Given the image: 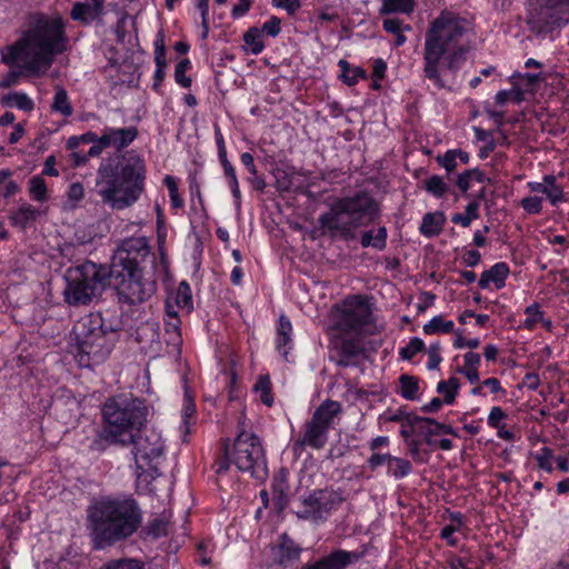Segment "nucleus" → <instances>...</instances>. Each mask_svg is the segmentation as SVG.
<instances>
[{"instance_id":"nucleus-61","label":"nucleus","mask_w":569,"mask_h":569,"mask_svg":"<svg viewBox=\"0 0 569 569\" xmlns=\"http://www.w3.org/2000/svg\"><path fill=\"white\" fill-rule=\"evenodd\" d=\"M507 417L500 407H492L488 416V425L492 428L499 429L501 421Z\"/></svg>"},{"instance_id":"nucleus-37","label":"nucleus","mask_w":569,"mask_h":569,"mask_svg":"<svg viewBox=\"0 0 569 569\" xmlns=\"http://www.w3.org/2000/svg\"><path fill=\"white\" fill-rule=\"evenodd\" d=\"M413 10V0H385L380 13L388 14L393 12L408 13Z\"/></svg>"},{"instance_id":"nucleus-56","label":"nucleus","mask_w":569,"mask_h":569,"mask_svg":"<svg viewBox=\"0 0 569 569\" xmlns=\"http://www.w3.org/2000/svg\"><path fill=\"white\" fill-rule=\"evenodd\" d=\"M341 352L346 359H340V366H348L349 358L356 357L360 352V347L350 340H345L341 343Z\"/></svg>"},{"instance_id":"nucleus-27","label":"nucleus","mask_w":569,"mask_h":569,"mask_svg":"<svg viewBox=\"0 0 569 569\" xmlns=\"http://www.w3.org/2000/svg\"><path fill=\"white\" fill-rule=\"evenodd\" d=\"M8 66L11 68L16 67L17 69L10 70V72L1 79L2 88H8L11 86H14L18 82L20 77H26V78H40L41 77V76L30 74L27 71L28 59H26V58H19L14 63L8 64Z\"/></svg>"},{"instance_id":"nucleus-46","label":"nucleus","mask_w":569,"mask_h":569,"mask_svg":"<svg viewBox=\"0 0 569 569\" xmlns=\"http://www.w3.org/2000/svg\"><path fill=\"white\" fill-rule=\"evenodd\" d=\"M243 41L250 46L251 52L258 54L263 50V42L261 41L260 31L257 28H250L243 34Z\"/></svg>"},{"instance_id":"nucleus-8","label":"nucleus","mask_w":569,"mask_h":569,"mask_svg":"<svg viewBox=\"0 0 569 569\" xmlns=\"http://www.w3.org/2000/svg\"><path fill=\"white\" fill-rule=\"evenodd\" d=\"M64 280V301L74 307L88 306L104 289L103 269L91 261L68 268Z\"/></svg>"},{"instance_id":"nucleus-14","label":"nucleus","mask_w":569,"mask_h":569,"mask_svg":"<svg viewBox=\"0 0 569 569\" xmlns=\"http://www.w3.org/2000/svg\"><path fill=\"white\" fill-rule=\"evenodd\" d=\"M337 328L346 333H359L371 322V307L367 297L357 295L347 297L337 307Z\"/></svg>"},{"instance_id":"nucleus-12","label":"nucleus","mask_w":569,"mask_h":569,"mask_svg":"<svg viewBox=\"0 0 569 569\" xmlns=\"http://www.w3.org/2000/svg\"><path fill=\"white\" fill-rule=\"evenodd\" d=\"M132 455L137 467V477L141 478L144 472H156L157 462L163 456L164 441L161 435L154 429H148L146 426L143 430L133 435Z\"/></svg>"},{"instance_id":"nucleus-43","label":"nucleus","mask_w":569,"mask_h":569,"mask_svg":"<svg viewBox=\"0 0 569 569\" xmlns=\"http://www.w3.org/2000/svg\"><path fill=\"white\" fill-rule=\"evenodd\" d=\"M416 421L422 422L423 429L426 431H438V435L445 433V435L457 436V432L453 430V428L450 425L440 423V422L436 421L435 419L422 417V418H417Z\"/></svg>"},{"instance_id":"nucleus-29","label":"nucleus","mask_w":569,"mask_h":569,"mask_svg":"<svg viewBox=\"0 0 569 569\" xmlns=\"http://www.w3.org/2000/svg\"><path fill=\"white\" fill-rule=\"evenodd\" d=\"M412 471V465L409 460L393 456L387 467V476L399 480L409 476Z\"/></svg>"},{"instance_id":"nucleus-23","label":"nucleus","mask_w":569,"mask_h":569,"mask_svg":"<svg viewBox=\"0 0 569 569\" xmlns=\"http://www.w3.org/2000/svg\"><path fill=\"white\" fill-rule=\"evenodd\" d=\"M508 274V264L505 262H497L490 269L481 273L478 284L481 289H486L493 283L496 289H501L506 284Z\"/></svg>"},{"instance_id":"nucleus-3","label":"nucleus","mask_w":569,"mask_h":569,"mask_svg":"<svg viewBox=\"0 0 569 569\" xmlns=\"http://www.w3.org/2000/svg\"><path fill=\"white\" fill-rule=\"evenodd\" d=\"M66 44L64 22L60 17L34 14L22 36L1 51V60L12 64L19 58H26L30 74L44 76L54 57L66 50Z\"/></svg>"},{"instance_id":"nucleus-22","label":"nucleus","mask_w":569,"mask_h":569,"mask_svg":"<svg viewBox=\"0 0 569 569\" xmlns=\"http://www.w3.org/2000/svg\"><path fill=\"white\" fill-rule=\"evenodd\" d=\"M274 345H276V349L278 350V352L286 360H288V355H289V351L292 349L293 340H292V325L286 316H280V318H279Z\"/></svg>"},{"instance_id":"nucleus-51","label":"nucleus","mask_w":569,"mask_h":569,"mask_svg":"<svg viewBox=\"0 0 569 569\" xmlns=\"http://www.w3.org/2000/svg\"><path fill=\"white\" fill-rule=\"evenodd\" d=\"M166 335L168 336L167 341L169 343L176 345L180 341V320L178 317H171V319H166L164 322Z\"/></svg>"},{"instance_id":"nucleus-35","label":"nucleus","mask_w":569,"mask_h":569,"mask_svg":"<svg viewBox=\"0 0 569 569\" xmlns=\"http://www.w3.org/2000/svg\"><path fill=\"white\" fill-rule=\"evenodd\" d=\"M12 171L9 169L0 170V188L3 198H10L20 191L19 184L11 179Z\"/></svg>"},{"instance_id":"nucleus-5","label":"nucleus","mask_w":569,"mask_h":569,"mask_svg":"<svg viewBox=\"0 0 569 569\" xmlns=\"http://www.w3.org/2000/svg\"><path fill=\"white\" fill-rule=\"evenodd\" d=\"M101 415L103 427L99 433V441L129 447L133 435L144 429L149 410L142 399L131 393H121L106 400ZM94 443H98V440Z\"/></svg>"},{"instance_id":"nucleus-64","label":"nucleus","mask_w":569,"mask_h":569,"mask_svg":"<svg viewBox=\"0 0 569 569\" xmlns=\"http://www.w3.org/2000/svg\"><path fill=\"white\" fill-rule=\"evenodd\" d=\"M481 260V254L477 250H468L462 254V261L468 267H476Z\"/></svg>"},{"instance_id":"nucleus-49","label":"nucleus","mask_w":569,"mask_h":569,"mask_svg":"<svg viewBox=\"0 0 569 569\" xmlns=\"http://www.w3.org/2000/svg\"><path fill=\"white\" fill-rule=\"evenodd\" d=\"M525 313L527 318L525 319L522 327L527 330H532L536 325L542 320V312L536 303L528 306Z\"/></svg>"},{"instance_id":"nucleus-30","label":"nucleus","mask_w":569,"mask_h":569,"mask_svg":"<svg viewBox=\"0 0 569 569\" xmlns=\"http://www.w3.org/2000/svg\"><path fill=\"white\" fill-rule=\"evenodd\" d=\"M51 110L54 112H59L64 117H69L73 112L72 106L68 97V92L61 87H57L56 94L51 103Z\"/></svg>"},{"instance_id":"nucleus-47","label":"nucleus","mask_w":569,"mask_h":569,"mask_svg":"<svg viewBox=\"0 0 569 569\" xmlns=\"http://www.w3.org/2000/svg\"><path fill=\"white\" fill-rule=\"evenodd\" d=\"M100 569H144L143 565L131 558L110 560L104 563Z\"/></svg>"},{"instance_id":"nucleus-4","label":"nucleus","mask_w":569,"mask_h":569,"mask_svg":"<svg viewBox=\"0 0 569 569\" xmlns=\"http://www.w3.org/2000/svg\"><path fill=\"white\" fill-rule=\"evenodd\" d=\"M91 537L103 549L133 535L141 523V511L133 499H101L88 513Z\"/></svg>"},{"instance_id":"nucleus-54","label":"nucleus","mask_w":569,"mask_h":569,"mask_svg":"<svg viewBox=\"0 0 569 569\" xmlns=\"http://www.w3.org/2000/svg\"><path fill=\"white\" fill-rule=\"evenodd\" d=\"M407 447L411 457L418 462H426L429 459V452L421 449V442L417 439L407 440Z\"/></svg>"},{"instance_id":"nucleus-18","label":"nucleus","mask_w":569,"mask_h":569,"mask_svg":"<svg viewBox=\"0 0 569 569\" xmlns=\"http://www.w3.org/2000/svg\"><path fill=\"white\" fill-rule=\"evenodd\" d=\"M359 558L358 552L339 549L313 563L305 565L301 569H346L350 563L358 561Z\"/></svg>"},{"instance_id":"nucleus-44","label":"nucleus","mask_w":569,"mask_h":569,"mask_svg":"<svg viewBox=\"0 0 569 569\" xmlns=\"http://www.w3.org/2000/svg\"><path fill=\"white\" fill-rule=\"evenodd\" d=\"M533 458L540 469L552 472L553 451L549 447H542L539 451L533 453Z\"/></svg>"},{"instance_id":"nucleus-63","label":"nucleus","mask_w":569,"mask_h":569,"mask_svg":"<svg viewBox=\"0 0 569 569\" xmlns=\"http://www.w3.org/2000/svg\"><path fill=\"white\" fill-rule=\"evenodd\" d=\"M280 19L277 17H271L267 22L262 26V31L271 37H276L280 32Z\"/></svg>"},{"instance_id":"nucleus-59","label":"nucleus","mask_w":569,"mask_h":569,"mask_svg":"<svg viewBox=\"0 0 569 569\" xmlns=\"http://www.w3.org/2000/svg\"><path fill=\"white\" fill-rule=\"evenodd\" d=\"M392 457L393 456L390 453L372 452V455L367 460V465L373 471L382 465H386L388 467Z\"/></svg>"},{"instance_id":"nucleus-32","label":"nucleus","mask_w":569,"mask_h":569,"mask_svg":"<svg viewBox=\"0 0 569 569\" xmlns=\"http://www.w3.org/2000/svg\"><path fill=\"white\" fill-rule=\"evenodd\" d=\"M479 218V202L477 200L471 201L466 207L463 213H455L451 218L453 223L460 224L463 228H468L472 220Z\"/></svg>"},{"instance_id":"nucleus-16","label":"nucleus","mask_w":569,"mask_h":569,"mask_svg":"<svg viewBox=\"0 0 569 569\" xmlns=\"http://www.w3.org/2000/svg\"><path fill=\"white\" fill-rule=\"evenodd\" d=\"M527 23L532 32L546 38L551 36L553 30L565 26L567 20L562 18L559 9L541 4L530 11Z\"/></svg>"},{"instance_id":"nucleus-26","label":"nucleus","mask_w":569,"mask_h":569,"mask_svg":"<svg viewBox=\"0 0 569 569\" xmlns=\"http://www.w3.org/2000/svg\"><path fill=\"white\" fill-rule=\"evenodd\" d=\"M38 213L39 211L33 206L23 203L12 211L9 218L13 226L24 229L37 219Z\"/></svg>"},{"instance_id":"nucleus-58","label":"nucleus","mask_w":569,"mask_h":569,"mask_svg":"<svg viewBox=\"0 0 569 569\" xmlns=\"http://www.w3.org/2000/svg\"><path fill=\"white\" fill-rule=\"evenodd\" d=\"M452 519L455 521H457V526H453V525H448V526H445L442 529H441V532H440V537L442 539H446L448 540V542L451 545V546H455L457 543V541L452 538V535L459 530V527L462 525V521H461V516L460 513H457V515H452Z\"/></svg>"},{"instance_id":"nucleus-60","label":"nucleus","mask_w":569,"mask_h":569,"mask_svg":"<svg viewBox=\"0 0 569 569\" xmlns=\"http://www.w3.org/2000/svg\"><path fill=\"white\" fill-rule=\"evenodd\" d=\"M509 100L520 102L522 100V92L519 90H501L496 94V102L498 104H505Z\"/></svg>"},{"instance_id":"nucleus-52","label":"nucleus","mask_w":569,"mask_h":569,"mask_svg":"<svg viewBox=\"0 0 569 569\" xmlns=\"http://www.w3.org/2000/svg\"><path fill=\"white\" fill-rule=\"evenodd\" d=\"M419 418L418 416L407 418L406 421H402L400 435L405 438V440H411L413 439L412 436L416 431L423 430L422 422H417L416 419Z\"/></svg>"},{"instance_id":"nucleus-10","label":"nucleus","mask_w":569,"mask_h":569,"mask_svg":"<svg viewBox=\"0 0 569 569\" xmlns=\"http://www.w3.org/2000/svg\"><path fill=\"white\" fill-rule=\"evenodd\" d=\"M342 412L340 402L325 400L307 420L293 442V448L321 450L328 442L329 430L333 427L336 419Z\"/></svg>"},{"instance_id":"nucleus-33","label":"nucleus","mask_w":569,"mask_h":569,"mask_svg":"<svg viewBox=\"0 0 569 569\" xmlns=\"http://www.w3.org/2000/svg\"><path fill=\"white\" fill-rule=\"evenodd\" d=\"M460 387L459 380L456 377H451L448 380H442L437 385V391L443 395V402L451 405L458 393Z\"/></svg>"},{"instance_id":"nucleus-1","label":"nucleus","mask_w":569,"mask_h":569,"mask_svg":"<svg viewBox=\"0 0 569 569\" xmlns=\"http://www.w3.org/2000/svg\"><path fill=\"white\" fill-rule=\"evenodd\" d=\"M128 144H92L87 154L72 151L74 166L86 163L88 157L102 153L97 171L96 189L102 202L113 210H123L138 201L144 190L146 167L143 160Z\"/></svg>"},{"instance_id":"nucleus-41","label":"nucleus","mask_w":569,"mask_h":569,"mask_svg":"<svg viewBox=\"0 0 569 569\" xmlns=\"http://www.w3.org/2000/svg\"><path fill=\"white\" fill-rule=\"evenodd\" d=\"M425 189L436 198L443 197L448 190V184L439 176H432L425 181Z\"/></svg>"},{"instance_id":"nucleus-57","label":"nucleus","mask_w":569,"mask_h":569,"mask_svg":"<svg viewBox=\"0 0 569 569\" xmlns=\"http://www.w3.org/2000/svg\"><path fill=\"white\" fill-rule=\"evenodd\" d=\"M428 362L427 368L429 370L438 369L440 362L442 361V357L440 355V345L438 342L429 346L428 350Z\"/></svg>"},{"instance_id":"nucleus-42","label":"nucleus","mask_w":569,"mask_h":569,"mask_svg":"<svg viewBox=\"0 0 569 569\" xmlns=\"http://www.w3.org/2000/svg\"><path fill=\"white\" fill-rule=\"evenodd\" d=\"M254 390L259 393L262 403L268 407L272 406L273 398L271 395V382L269 377H259L257 383L254 385Z\"/></svg>"},{"instance_id":"nucleus-55","label":"nucleus","mask_w":569,"mask_h":569,"mask_svg":"<svg viewBox=\"0 0 569 569\" xmlns=\"http://www.w3.org/2000/svg\"><path fill=\"white\" fill-rule=\"evenodd\" d=\"M67 198L71 207L74 208L84 198V188L80 182H72L67 191Z\"/></svg>"},{"instance_id":"nucleus-48","label":"nucleus","mask_w":569,"mask_h":569,"mask_svg":"<svg viewBox=\"0 0 569 569\" xmlns=\"http://www.w3.org/2000/svg\"><path fill=\"white\" fill-rule=\"evenodd\" d=\"M425 349V342L418 338H411L408 345L400 349V356L405 360H411L418 352Z\"/></svg>"},{"instance_id":"nucleus-53","label":"nucleus","mask_w":569,"mask_h":569,"mask_svg":"<svg viewBox=\"0 0 569 569\" xmlns=\"http://www.w3.org/2000/svg\"><path fill=\"white\" fill-rule=\"evenodd\" d=\"M521 208L529 214H539L542 211V198L529 196L520 201Z\"/></svg>"},{"instance_id":"nucleus-45","label":"nucleus","mask_w":569,"mask_h":569,"mask_svg":"<svg viewBox=\"0 0 569 569\" xmlns=\"http://www.w3.org/2000/svg\"><path fill=\"white\" fill-rule=\"evenodd\" d=\"M194 413H196V405L190 397L186 396L182 415H181V417H182L181 429H182L184 436L190 432L191 419L193 418Z\"/></svg>"},{"instance_id":"nucleus-31","label":"nucleus","mask_w":569,"mask_h":569,"mask_svg":"<svg viewBox=\"0 0 569 569\" xmlns=\"http://www.w3.org/2000/svg\"><path fill=\"white\" fill-rule=\"evenodd\" d=\"M338 66L340 67L341 70L340 78L348 86L356 84L359 78H366V71L362 68H351L347 60L341 59L338 62Z\"/></svg>"},{"instance_id":"nucleus-11","label":"nucleus","mask_w":569,"mask_h":569,"mask_svg":"<svg viewBox=\"0 0 569 569\" xmlns=\"http://www.w3.org/2000/svg\"><path fill=\"white\" fill-rule=\"evenodd\" d=\"M110 278L113 280L119 300L128 305H139L149 300L157 290L152 276L142 268H128V272L116 274L110 268Z\"/></svg>"},{"instance_id":"nucleus-21","label":"nucleus","mask_w":569,"mask_h":569,"mask_svg":"<svg viewBox=\"0 0 569 569\" xmlns=\"http://www.w3.org/2000/svg\"><path fill=\"white\" fill-rule=\"evenodd\" d=\"M104 0H90V2H74L70 12L73 20L89 24L103 13Z\"/></svg>"},{"instance_id":"nucleus-40","label":"nucleus","mask_w":569,"mask_h":569,"mask_svg":"<svg viewBox=\"0 0 569 569\" xmlns=\"http://www.w3.org/2000/svg\"><path fill=\"white\" fill-rule=\"evenodd\" d=\"M400 381V393L405 399L413 400L417 397L419 386L416 378L402 375Z\"/></svg>"},{"instance_id":"nucleus-2","label":"nucleus","mask_w":569,"mask_h":569,"mask_svg":"<svg viewBox=\"0 0 569 569\" xmlns=\"http://www.w3.org/2000/svg\"><path fill=\"white\" fill-rule=\"evenodd\" d=\"M469 22L449 11H442L426 32L423 48L425 77L443 88L441 67L456 73L466 61L469 43L466 34Z\"/></svg>"},{"instance_id":"nucleus-13","label":"nucleus","mask_w":569,"mask_h":569,"mask_svg":"<svg viewBox=\"0 0 569 569\" xmlns=\"http://www.w3.org/2000/svg\"><path fill=\"white\" fill-rule=\"evenodd\" d=\"M341 502L342 497L338 491L329 488L316 489L302 498L296 516L313 522L325 521Z\"/></svg>"},{"instance_id":"nucleus-25","label":"nucleus","mask_w":569,"mask_h":569,"mask_svg":"<svg viewBox=\"0 0 569 569\" xmlns=\"http://www.w3.org/2000/svg\"><path fill=\"white\" fill-rule=\"evenodd\" d=\"M446 222V216L443 212H428L423 216L420 226V232L426 237L438 236Z\"/></svg>"},{"instance_id":"nucleus-34","label":"nucleus","mask_w":569,"mask_h":569,"mask_svg":"<svg viewBox=\"0 0 569 569\" xmlns=\"http://www.w3.org/2000/svg\"><path fill=\"white\" fill-rule=\"evenodd\" d=\"M29 193L38 202H44L48 199V188L42 177L33 176L29 180Z\"/></svg>"},{"instance_id":"nucleus-39","label":"nucleus","mask_w":569,"mask_h":569,"mask_svg":"<svg viewBox=\"0 0 569 569\" xmlns=\"http://www.w3.org/2000/svg\"><path fill=\"white\" fill-rule=\"evenodd\" d=\"M176 305L180 309L190 311L192 309V293L188 282L182 281L177 289Z\"/></svg>"},{"instance_id":"nucleus-36","label":"nucleus","mask_w":569,"mask_h":569,"mask_svg":"<svg viewBox=\"0 0 569 569\" xmlns=\"http://www.w3.org/2000/svg\"><path fill=\"white\" fill-rule=\"evenodd\" d=\"M3 101L9 107H17L23 111H31L34 108L33 101L22 92H12L3 98Z\"/></svg>"},{"instance_id":"nucleus-28","label":"nucleus","mask_w":569,"mask_h":569,"mask_svg":"<svg viewBox=\"0 0 569 569\" xmlns=\"http://www.w3.org/2000/svg\"><path fill=\"white\" fill-rule=\"evenodd\" d=\"M387 229L379 227L376 231L369 230L363 232L360 242L363 248L372 247L381 251L387 247Z\"/></svg>"},{"instance_id":"nucleus-19","label":"nucleus","mask_w":569,"mask_h":569,"mask_svg":"<svg viewBox=\"0 0 569 569\" xmlns=\"http://www.w3.org/2000/svg\"><path fill=\"white\" fill-rule=\"evenodd\" d=\"M528 189L533 193L545 194L552 206L563 201V189L557 183V179L552 174H547L541 182L529 181Z\"/></svg>"},{"instance_id":"nucleus-38","label":"nucleus","mask_w":569,"mask_h":569,"mask_svg":"<svg viewBox=\"0 0 569 569\" xmlns=\"http://www.w3.org/2000/svg\"><path fill=\"white\" fill-rule=\"evenodd\" d=\"M453 322L445 320L441 316L433 317L428 323L423 326L426 335H433L438 332H451L453 330Z\"/></svg>"},{"instance_id":"nucleus-62","label":"nucleus","mask_w":569,"mask_h":569,"mask_svg":"<svg viewBox=\"0 0 569 569\" xmlns=\"http://www.w3.org/2000/svg\"><path fill=\"white\" fill-rule=\"evenodd\" d=\"M457 158L455 156V150H449L445 153V156L439 157V163L448 171L451 172L457 167Z\"/></svg>"},{"instance_id":"nucleus-15","label":"nucleus","mask_w":569,"mask_h":569,"mask_svg":"<svg viewBox=\"0 0 569 569\" xmlns=\"http://www.w3.org/2000/svg\"><path fill=\"white\" fill-rule=\"evenodd\" d=\"M150 254L146 237H132L122 241L114 252L110 268L116 274L128 272V268H141V262Z\"/></svg>"},{"instance_id":"nucleus-17","label":"nucleus","mask_w":569,"mask_h":569,"mask_svg":"<svg viewBox=\"0 0 569 569\" xmlns=\"http://www.w3.org/2000/svg\"><path fill=\"white\" fill-rule=\"evenodd\" d=\"M137 137V128L129 127L122 129H106L100 137L90 131L81 136H71L68 138L67 142H132Z\"/></svg>"},{"instance_id":"nucleus-20","label":"nucleus","mask_w":569,"mask_h":569,"mask_svg":"<svg viewBox=\"0 0 569 569\" xmlns=\"http://www.w3.org/2000/svg\"><path fill=\"white\" fill-rule=\"evenodd\" d=\"M301 548L291 540L287 535H282L280 542L272 548V557L274 562L287 567L297 561L300 557Z\"/></svg>"},{"instance_id":"nucleus-6","label":"nucleus","mask_w":569,"mask_h":569,"mask_svg":"<svg viewBox=\"0 0 569 569\" xmlns=\"http://www.w3.org/2000/svg\"><path fill=\"white\" fill-rule=\"evenodd\" d=\"M378 210V203L369 193L358 192L333 201L318 221L325 234L349 239L356 229L372 222Z\"/></svg>"},{"instance_id":"nucleus-7","label":"nucleus","mask_w":569,"mask_h":569,"mask_svg":"<svg viewBox=\"0 0 569 569\" xmlns=\"http://www.w3.org/2000/svg\"><path fill=\"white\" fill-rule=\"evenodd\" d=\"M77 342V360L81 367H91L103 362L110 355L116 330L107 329L100 315L90 313L73 326Z\"/></svg>"},{"instance_id":"nucleus-9","label":"nucleus","mask_w":569,"mask_h":569,"mask_svg":"<svg viewBox=\"0 0 569 569\" xmlns=\"http://www.w3.org/2000/svg\"><path fill=\"white\" fill-rule=\"evenodd\" d=\"M224 457L226 460L219 463V473L228 470V462L256 478H262L267 473L264 450L260 439L253 433L241 431L231 448L224 446Z\"/></svg>"},{"instance_id":"nucleus-50","label":"nucleus","mask_w":569,"mask_h":569,"mask_svg":"<svg viewBox=\"0 0 569 569\" xmlns=\"http://www.w3.org/2000/svg\"><path fill=\"white\" fill-rule=\"evenodd\" d=\"M190 60L183 59L176 66L174 70V80L178 84L183 88H189L191 86V78L186 76L187 70L190 68Z\"/></svg>"},{"instance_id":"nucleus-24","label":"nucleus","mask_w":569,"mask_h":569,"mask_svg":"<svg viewBox=\"0 0 569 569\" xmlns=\"http://www.w3.org/2000/svg\"><path fill=\"white\" fill-rule=\"evenodd\" d=\"M154 62H156V71L153 76V84L152 88L158 91L161 86V82L166 76L167 68V59H166V43H164V34L162 31H159L154 41Z\"/></svg>"}]
</instances>
